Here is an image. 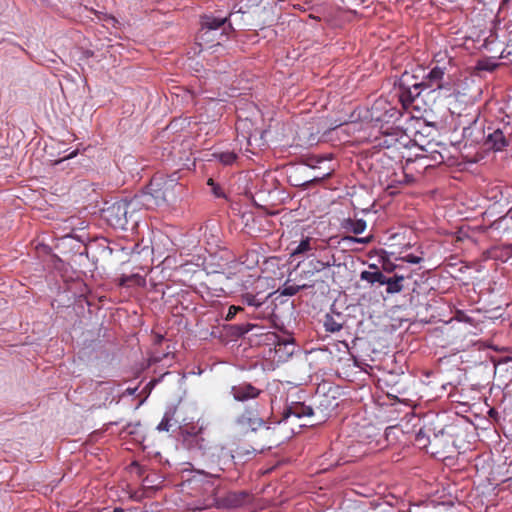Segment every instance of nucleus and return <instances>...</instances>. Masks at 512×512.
I'll list each match as a JSON object with an SVG mask.
<instances>
[{
  "label": "nucleus",
  "instance_id": "26",
  "mask_svg": "<svg viewBox=\"0 0 512 512\" xmlns=\"http://www.w3.org/2000/svg\"><path fill=\"white\" fill-rule=\"evenodd\" d=\"M241 310H242V308H241V307H239V306H234V305L230 306V307H229V309H228V313H227V315H226V319H227V320H231V319H233V318L235 317V315H236L239 311H241Z\"/></svg>",
  "mask_w": 512,
  "mask_h": 512
},
{
  "label": "nucleus",
  "instance_id": "20",
  "mask_svg": "<svg viewBox=\"0 0 512 512\" xmlns=\"http://www.w3.org/2000/svg\"><path fill=\"white\" fill-rule=\"evenodd\" d=\"M263 342L268 345H274L275 351L277 352L282 345H286V343H280L279 337L275 332H267L262 335Z\"/></svg>",
  "mask_w": 512,
  "mask_h": 512
},
{
  "label": "nucleus",
  "instance_id": "23",
  "mask_svg": "<svg viewBox=\"0 0 512 512\" xmlns=\"http://www.w3.org/2000/svg\"><path fill=\"white\" fill-rule=\"evenodd\" d=\"M309 287L308 285H285L283 290L281 291V295L284 296H294L297 294L301 289H305Z\"/></svg>",
  "mask_w": 512,
  "mask_h": 512
},
{
  "label": "nucleus",
  "instance_id": "14",
  "mask_svg": "<svg viewBox=\"0 0 512 512\" xmlns=\"http://www.w3.org/2000/svg\"><path fill=\"white\" fill-rule=\"evenodd\" d=\"M404 276L394 275L393 277H387L385 284L386 292L388 294H396L403 290Z\"/></svg>",
  "mask_w": 512,
  "mask_h": 512
},
{
  "label": "nucleus",
  "instance_id": "16",
  "mask_svg": "<svg viewBox=\"0 0 512 512\" xmlns=\"http://www.w3.org/2000/svg\"><path fill=\"white\" fill-rule=\"evenodd\" d=\"M227 18H216L213 16H205L202 20V28L208 31L217 30L224 25Z\"/></svg>",
  "mask_w": 512,
  "mask_h": 512
},
{
  "label": "nucleus",
  "instance_id": "17",
  "mask_svg": "<svg viewBox=\"0 0 512 512\" xmlns=\"http://www.w3.org/2000/svg\"><path fill=\"white\" fill-rule=\"evenodd\" d=\"M266 297H259L252 293H244L241 295V302L251 307L258 308L264 304Z\"/></svg>",
  "mask_w": 512,
  "mask_h": 512
},
{
  "label": "nucleus",
  "instance_id": "34",
  "mask_svg": "<svg viewBox=\"0 0 512 512\" xmlns=\"http://www.w3.org/2000/svg\"><path fill=\"white\" fill-rule=\"evenodd\" d=\"M113 512H124V510L122 508H115Z\"/></svg>",
  "mask_w": 512,
  "mask_h": 512
},
{
  "label": "nucleus",
  "instance_id": "24",
  "mask_svg": "<svg viewBox=\"0 0 512 512\" xmlns=\"http://www.w3.org/2000/svg\"><path fill=\"white\" fill-rule=\"evenodd\" d=\"M142 278L138 274H133L131 276L122 275L119 280V286H129L131 282L139 283Z\"/></svg>",
  "mask_w": 512,
  "mask_h": 512
},
{
  "label": "nucleus",
  "instance_id": "7",
  "mask_svg": "<svg viewBox=\"0 0 512 512\" xmlns=\"http://www.w3.org/2000/svg\"><path fill=\"white\" fill-rule=\"evenodd\" d=\"M237 424L243 431H256L265 426L263 419L254 410H245L237 418Z\"/></svg>",
  "mask_w": 512,
  "mask_h": 512
},
{
  "label": "nucleus",
  "instance_id": "13",
  "mask_svg": "<svg viewBox=\"0 0 512 512\" xmlns=\"http://www.w3.org/2000/svg\"><path fill=\"white\" fill-rule=\"evenodd\" d=\"M369 267L374 271H362L360 274V279L367 281L371 285L376 283L379 285H384L387 277L378 269L375 264H371Z\"/></svg>",
  "mask_w": 512,
  "mask_h": 512
},
{
  "label": "nucleus",
  "instance_id": "36",
  "mask_svg": "<svg viewBox=\"0 0 512 512\" xmlns=\"http://www.w3.org/2000/svg\"><path fill=\"white\" fill-rule=\"evenodd\" d=\"M507 4H508L509 6H511V5H512V0H507Z\"/></svg>",
  "mask_w": 512,
  "mask_h": 512
},
{
  "label": "nucleus",
  "instance_id": "9",
  "mask_svg": "<svg viewBox=\"0 0 512 512\" xmlns=\"http://www.w3.org/2000/svg\"><path fill=\"white\" fill-rule=\"evenodd\" d=\"M130 203L120 201L107 208L106 213L109 221L114 220V225L123 227L127 223V213Z\"/></svg>",
  "mask_w": 512,
  "mask_h": 512
},
{
  "label": "nucleus",
  "instance_id": "8",
  "mask_svg": "<svg viewBox=\"0 0 512 512\" xmlns=\"http://www.w3.org/2000/svg\"><path fill=\"white\" fill-rule=\"evenodd\" d=\"M231 393L236 401H247L259 397L262 391L248 382H242L231 387Z\"/></svg>",
  "mask_w": 512,
  "mask_h": 512
},
{
  "label": "nucleus",
  "instance_id": "6",
  "mask_svg": "<svg viewBox=\"0 0 512 512\" xmlns=\"http://www.w3.org/2000/svg\"><path fill=\"white\" fill-rule=\"evenodd\" d=\"M248 494L246 492H229L224 497L215 499V507L218 509H234L244 505Z\"/></svg>",
  "mask_w": 512,
  "mask_h": 512
},
{
  "label": "nucleus",
  "instance_id": "27",
  "mask_svg": "<svg viewBox=\"0 0 512 512\" xmlns=\"http://www.w3.org/2000/svg\"><path fill=\"white\" fill-rule=\"evenodd\" d=\"M402 260L405 261V262H408V263L418 264L422 260V258L418 257V256H415L413 254H408V255L404 256L402 258Z\"/></svg>",
  "mask_w": 512,
  "mask_h": 512
},
{
  "label": "nucleus",
  "instance_id": "32",
  "mask_svg": "<svg viewBox=\"0 0 512 512\" xmlns=\"http://www.w3.org/2000/svg\"><path fill=\"white\" fill-rule=\"evenodd\" d=\"M393 429H394L393 427H389L386 429L385 434L387 437L390 435V433L393 431Z\"/></svg>",
  "mask_w": 512,
  "mask_h": 512
},
{
  "label": "nucleus",
  "instance_id": "12",
  "mask_svg": "<svg viewBox=\"0 0 512 512\" xmlns=\"http://www.w3.org/2000/svg\"><path fill=\"white\" fill-rule=\"evenodd\" d=\"M318 240L312 237L303 238L299 244L291 249V257L309 256L310 252L317 249Z\"/></svg>",
  "mask_w": 512,
  "mask_h": 512
},
{
  "label": "nucleus",
  "instance_id": "35",
  "mask_svg": "<svg viewBox=\"0 0 512 512\" xmlns=\"http://www.w3.org/2000/svg\"><path fill=\"white\" fill-rule=\"evenodd\" d=\"M382 104H384V102H382V101H378V102H376L375 106H377V105H382Z\"/></svg>",
  "mask_w": 512,
  "mask_h": 512
},
{
  "label": "nucleus",
  "instance_id": "5",
  "mask_svg": "<svg viewBox=\"0 0 512 512\" xmlns=\"http://www.w3.org/2000/svg\"><path fill=\"white\" fill-rule=\"evenodd\" d=\"M177 184L174 183V180H161L158 177H153L150 184L148 185V189L150 190V194L158 200L167 201V197L170 193V190L175 187Z\"/></svg>",
  "mask_w": 512,
  "mask_h": 512
},
{
  "label": "nucleus",
  "instance_id": "33",
  "mask_svg": "<svg viewBox=\"0 0 512 512\" xmlns=\"http://www.w3.org/2000/svg\"><path fill=\"white\" fill-rule=\"evenodd\" d=\"M207 184L213 186L214 185L213 179L212 178L208 179Z\"/></svg>",
  "mask_w": 512,
  "mask_h": 512
},
{
  "label": "nucleus",
  "instance_id": "28",
  "mask_svg": "<svg viewBox=\"0 0 512 512\" xmlns=\"http://www.w3.org/2000/svg\"><path fill=\"white\" fill-rule=\"evenodd\" d=\"M455 238H456V242H462V241H464L465 239H468V235H467V233H466V232H464L462 229H460V230L457 232V234H456Z\"/></svg>",
  "mask_w": 512,
  "mask_h": 512
},
{
  "label": "nucleus",
  "instance_id": "21",
  "mask_svg": "<svg viewBox=\"0 0 512 512\" xmlns=\"http://www.w3.org/2000/svg\"><path fill=\"white\" fill-rule=\"evenodd\" d=\"M453 322L468 323V324L472 325V319L461 310H455L453 315L450 317V324Z\"/></svg>",
  "mask_w": 512,
  "mask_h": 512
},
{
  "label": "nucleus",
  "instance_id": "37",
  "mask_svg": "<svg viewBox=\"0 0 512 512\" xmlns=\"http://www.w3.org/2000/svg\"><path fill=\"white\" fill-rule=\"evenodd\" d=\"M508 251L510 254H512V246L508 247Z\"/></svg>",
  "mask_w": 512,
  "mask_h": 512
},
{
  "label": "nucleus",
  "instance_id": "30",
  "mask_svg": "<svg viewBox=\"0 0 512 512\" xmlns=\"http://www.w3.org/2000/svg\"><path fill=\"white\" fill-rule=\"evenodd\" d=\"M372 237H364V238H355L354 241L361 244H368L371 241Z\"/></svg>",
  "mask_w": 512,
  "mask_h": 512
},
{
  "label": "nucleus",
  "instance_id": "29",
  "mask_svg": "<svg viewBox=\"0 0 512 512\" xmlns=\"http://www.w3.org/2000/svg\"><path fill=\"white\" fill-rule=\"evenodd\" d=\"M330 176H331V172L323 173L322 175L315 177V178L313 179V181L318 182V181H320V180L327 179V178H329Z\"/></svg>",
  "mask_w": 512,
  "mask_h": 512
},
{
  "label": "nucleus",
  "instance_id": "18",
  "mask_svg": "<svg viewBox=\"0 0 512 512\" xmlns=\"http://www.w3.org/2000/svg\"><path fill=\"white\" fill-rule=\"evenodd\" d=\"M324 327L326 331L335 333L342 329L343 324L338 322L332 315L327 314L324 320Z\"/></svg>",
  "mask_w": 512,
  "mask_h": 512
},
{
  "label": "nucleus",
  "instance_id": "2",
  "mask_svg": "<svg viewBox=\"0 0 512 512\" xmlns=\"http://www.w3.org/2000/svg\"><path fill=\"white\" fill-rule=\"evenodd\" d=\"M182 437V443L186 449L200 457L206 458L205 466L210 471H201V473L211 477H219L220 472L223 471V469L219 467L218 462L216 463V461L213 459L216 456L218 447L212 445L211 442L204 436L203 428L185 426L182 429Z\"/></svg>",
  "mask_w": 512,
  "mask_h": 512
},
{
  "label": "nucleus",
  "instance_id": "22",
  "mask_svg": "<svg viewBox=\"0 0 512 512\" xmlns=\"http://www.w3.org/2000/svg\"><path fill=\"white\" fill-rule=\"evenodd\" d=\"M215 157L224 165H231L235 162L237 155L234 152L226 151L215 154Z\"/></svg>",
  "mask_w": 512,
  "mask_h": 512
},
{
  "label": "nucleus",
  "instance_id": "15",
  "mask_svg": "<svg viewBox=\"0 0 512 512\" xmlns=\"http://www.w3.org/2000/svg\"><path fill=\"white\" fill-rule=\"evenodd\" d=\"M366 221L363 220V219H346L344 220L343 222V228L346 229L347 231H350L356 235L358 234H361L365 231L366 229Z\"/></svg>",
  "mask_w": 512,
  "mask_h": 512
},
{
  "label": "nucleus",
  "instance_id": "38",
  "mask_svg": "<svg viewBox=\"0 0 512 512\" xmlns=\"http://www.w3.org/2000/svg\"><path fill=\"white\" fill-rule=\"evenodd\" d=\"M214 194H216L217 196H219V193L214 189Z\"/></svg>",
  "mask_w": 512,
  "mask_h": 512
},
{
  "label": "nucleus",
  "instance_id": "31",
  "mask_svg": "<svg viewBox=\"0 0 512 512\" xmlns=\"http://www.w3.org/2000/svg\"><path fill=\"white\" fill-rule=\"evenodd\" d=\"M317 264L319 265V268H316L318 271L322 268H325L326 266H329L328 263H324L322 261H317Z\"/></svg>",
  "mask_w": 512,
  "mask_h": 512
},
{
  "label": "nucleus",
  "instance_id": "1",
  "mask_svg": "<svg viewBox=\"0 0 512 512\" xmlns=\"http://www.w3.org/2000/svg\"><path fill=\"white\" fill-rule=\"evenodd\" d=\"M445 71V66L440 67L436 65L420 82L417 76L405 71L397 83L398 97L402 108L408 111L411 107H414L413 103L420 96L421 90L424 88H430L433 91L443 89Z\"/></svg>",
  "mask_w": 512,
  "mask_h": 512
},
{
  "label": "nucleus",
  "instance_id": "25",
  "mask_svg": "<svg viewBox=\"0 0 512 512\" xmlns=\"http://www.w3.org/2000/svg\"><path fill=\"white\" fill-rule=\"evenodd\" d=\"M171 427L170 418L165 415L157 426L158 431L168 432Z\"/></svg>",
  "mask_w": 512,
  "mask_h": 512
},
{
  "label": "nucleus",
  "instance_id": "11",
  "mask_svg": "<svg viewBox=\"0 0 512 512\" xmlns=\"http://www.w3.org/2000/svg\"><path fill=\"white\" fill-rule=\"evenodd\" d=\"M312 415L313 409L310 406L296 402L292 403L284 410L281 420L277 423L281 424L282 422H287L292 417L300 419L302 417H310Z\"/></svg>",
  "mask_w": 512,
  "mask_h": 512
},
{
  "label": "nucleus",
  "instance_id": "10",
  "mask_svg": "<svg viewBox=\"0 0 512 512\" xmlns=\"http://www.w3.org/2000/svg\"><path fill=\"white\" fill-rule=\"evenodd\" d=\"M511 135L506 134L504 130L497 128L489 133L485 138V145L489 149L501 151L510 143Z\"/></svg>",
  "mask_w": 512,
  "mask_h": 512
},
{
  "label": "nucleus",
  "instance_id": "3",
  "mask_svg": "<svg viewBox=\"0 0 512 512\" xmlns=\"http://www.w3.org/2000/svg\"><path fill=\"white\" fill-rule=\"evenodd\" d=\"M453 94L454 103L453 108H450V115L452 117L456 115L457 117V124L454 128V132H456L457 129H461V135L466 137L469 133L471 125L476 121L475 116L471 115L469 112V110L472 109L470 98L466 95V93L456 89H454ZM450 105H452L451 101ZM452 121H455V119L452 118Z\"/></svg>",
  "mask_w": 512,
  "mask_h": 512
},
{
  "label": "nucleus",
  "instance_id": "19",
  "mask_svg": "<svg viewBox=\"0 0 512 512\" xmlns=\"http://www.w3.org/2000/svg\"><path fill=\"white\" fill-rule=\"evenodd\" d=\"M400 116L401 112L397 108L389 107V109H387L383 115L377 116L376 119L388 123L391 121L398 120Z\"/></svg>",
  "mask_w": 512,
  "mask_h": 512
},
{
  "label": "nucleus",
  "instance_id": "4",
  "mask_svg": "<svg viewBox=\"0 0 512 512\" xmlns=\"http://www.w3.org/2000/svg\"><path fill=\"white\" fill-rule=\"evenodd\" d=\"M462 141L455 138V140L450 139V146L454 148V150L457 152L456 154H453L450 151V167L451 166H459L461 163L459 161V158L461 157L464 161L473 163L476 161L475 155L471 152V145H468L467 142H465L463 145Z\"/></svg>",
  "mask_w": 512,
  "mask_h": 512
}]
</instances>
